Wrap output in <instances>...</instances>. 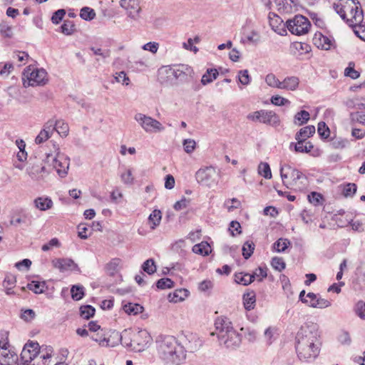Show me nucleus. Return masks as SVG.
I'll return each instance as SVG.
<instances>
[{
    "instance_id": "4468645a",
    "label": "nucleus",
    "mask_w": 365,
    "mask_h": 365,
    "mask_svg": "<svg viewBox=\"0 0 365 365\" xmlns=\"http://www.w3.org/2000/svg\"><path fill=\"white\" fill-rule=\"evenodd\" d=\"M362 19V11L359 10V6H356L352 19H347V21H350V26L354 28L356 35L361 40L365 41V24H361Z\"/></svg>"
},
{
    "instance_id": "864d4df0",
    "label": "nucleus",
    "mask_w": 365,
    "mask_h": 365,
    "mask_svg": "<svg viewBox=\"0 0 365 365\" xmlns=\"http://www.w3.org/2000/svg\"><path fill=\"white\" fill-rule=\"evenodd\" d=\"M317 133L322 138L327 139L330 135V130L324 122H319Z\"/></svg>"
},
{
    "instance_id": "f8f14e48",
    "label": "nucleus",
    "mask_w": 365,
    "mask_h": 365,
    "mask_svg": "<svg viewBox=\"0 0 365 365\" xmlns=\"http://www.w3.org/2000/svg\"><path fill=\"white\" fill-rule=\"evenodd\" d=\"M28 80V86H36L38 85L45 84L47 73L43 68L28 69L24 73Z\"/></svg>"
},
{
    "instance_id": "ddd939ff",
    "label": "nucleus",
    "mask_w": 365,
    "mask_h": 365,
    "mask_svg": "<svg viewBox=\"0 0 365 365\" xmlns=\"http://www.w3.org/2000/svg\"><path fill=\"white\" fill-rule=\"evenodd\" d=\"M120 5L126 11L128 18L133 21L139 19L141 11L140 0H120Z\"/></svg>"
},
{
    "instance_id": "e433bc0d",
    "label": "nucleus",
    "mask_w": 365,
    "mask_h": 365,
    "mask_svg": "<svg viewBox=\"0 0 365 365\" xmlns=\"http://www.w3.org/2000/svg\"><path fill=\"white\" fill-rule=\"evenodd\" d=\"M107 334V330L106 329H101L98 331L92 334L90 337L92 340L96 341L98 343V344L101 346H105V341Z\"/></svg>"
},
{
    "instance_id": "f3484780",
    "label": "nucleus",
    "mask_w": 365,
    "mask_h": 365,
    "mask_svg": "<svg viewBox=\"0 0 365 365\" xmlns=\"http://www.w3.org/2000/svg\"><path fill=\"white\" fill-rule=\"evenodd\" d=\"M307 298H308V303L307 305L312 308L325 309L330 307L331 304L330 301L322 298L319 294L309 292L307 294Z\"/></svg>"
},
{
    "instance_id": "774afa93",
    "label": "nucleus",
    "mask_w": 365,
    "mask_h": 365,
    "mask_svg": "<svg viewBox=\"0 0 365 365\" xmlns=\"http://www.w3.org/2000/svg\"><path fill=\"white\" fill-rule=\"evenodd\" d=\"M308 200L310 203L313 204L314 205L317 206L319 205L321 200H322V196L321 194L312 192L311 194L308 195Z\"/></svg>"
},
{
    "instance_id": "a18cd8bd",
    "label": "nucleus",
    "mask_w": 365,
    "mask_h": 365,
    "mask_svg": "<svg viewBox=\"0 0 365 365\" xmlns=\"http://www.w3.org/2000/svg\"><path fill=\"white\" fill-rule=\"evenodd\" d=\"M95 309L91 305H83L80 307V315L82 318L88 319L95 314Z\"/></svg>"
},
{
    "instance_id": "72a5a7b5",
    "label": "nucleus",
    "mask_w": 365,
    "mask_h": 365,
    "mask_svg": "<svg viewBox=\"0 0 365 365\" xmlns=\"http://www.w3.org/2000/svg\"><path fill=\"white\" fill-rule=\"evenodd\" d=\"M192 252L195 254L206 256L210 252V247L207 242H202L193 246Z\"/></svg>"
},
{
    "instance_id": "39448f33",
    "label": "nucleus",
    "mask_w": 365,
    "mask_h": 365,
    "mask_svg": "<svg viewBox=\"0 0 365 365\" xmlns=\"http://www.w3.org/2000/svg\"><path fill=\"white\" fill-rule=\"evenodd\" d=\"M279 171L282 182L287 187L296 185L299 180L306 179L301 171L289 165H281Z\"/></svg>"
},
{
    "instance_id": "4d7b16f0",
    "label": "nucleus",
    "mask_w": 365,
    "mask_h": 365,
    "mask_svg": "<svg viewBox=\"0 0 365 365\" xmlns=\"http://www.w3.org/2000/svg\"><path fill=\"white\" fill-rule=\"evenodd\" d=\"M174 282L169 278H162L158 280L156 286L159 289H169L173 287Z\"/></svg>"
},
{
    "instance_id": "de8ad7c7",
    "label": "nucleus",
    "mask_w": 365,
    "mask_h": 365,
    "mask_svg": "<svg viewBox=\"0 0 365 365\" xmlns=\"http://www.w3.org/2000/svg\"><path fill=\"white\" fill-rule=\"evenodd\" d=\"M71 297L73 299L78 301L84 296L83 287L73 285L71 289Z\"/></svg>"
},
{
    "instance_id": "79ce46f5",
    "label": "nucleus",
    "mask_w": 365,
    "mask_h": 365,
    "mask_svg": "<svg viewBox=\"0 0 365 365\" xmlns=\"http://www.w3.org/2000/svg\"><path fill=\"white\" fill-rule=\"evenodd\" d=\"M265 82L270 87L279 89H281L282 88V81H280L273 73H269L266 76Z\"/></svg>"
},
{
    "instance_id": "3c124183",
    "label": "nucleus",
    "mask_w": 365,
    "mask_h": 365,
    "mask_svg": "<svg viewBox=\"0 0 365 365\" xmlns=\"http://www.w3.org/2000/svg\"><path fill=\"white\" fill-rule=\"evenodd\" d=\"M255 250V244L252 242L247 241L242 247V255L247 259L251 257Z\"/></svg>"
},
{
    "instance_id": "7c9ffc66",
    "label": "nucleus",
    "mask_w": 365,
    "mask_h": 365,
    "mask_svg": "<svg viewBox=\"0 0 365 365\" xmlns=\"http://www.w3.org/2000/svg\"><path fill=\"white\" fill-rule=\"evenodd\" d=\"M189 292L185 289H176L173 294H170L168 297L170 302H178L184 300L188 295Z\"/></svg>"
},
{
    "instance_id": "ea45409f",
    "label": "nucleus",
    "mask_w": 365,
    "mask_h": 365,
    "mask_svg": "<svg viewBox=\"0 0 365 365\" xmlns=\"http://www.w3.org/2000/svg\"><path fill=\"white\" fill-rule=\"evenodd\" d=\"M306 140H297V143L294 145L296 152L299 153H309L314 148L313 145L310 142H304Z\"/></svg>"
},
{
    "instance_id": "4be33fe9",
    "label": "nucleus",
    "mask_w": 365,
    "mask_h": 365,
    "mask_svg": "<svg viewBox=\"0 0 365 365\" xmlns=\"http://www.w3.org/2000/svg\"><path fill=\"white\" fill-rule=\"evenodd\" d=\"M4 348H0V364H11L17 359L16 354L8 349V343H4Z\"/></svg>"
},
{
    "instance_id": "4c0bfd02",
    "label": "nucleus",
    "mask_w": 365,
    "mask_h": 365,
    "mask_svg": "<svg viewBox=\"0 0 365 365\" xmlns=\"http://www.w3.org/2000/svg\"><path fill=\"white\" fill-rule=\"evenodd\" d=\"M122 182L125 185H133L134 182V177L133 176L132 170L130 168H124L120 175Z\"/></svg>"
},
{
    "instance_id": "c9c22d12",
    "label": "nucleus",
    "mask_w": 365,
    "mask_h": 365,
    "mask_svg": "<svg viewBox=\"0 0 365 365\" xmlns=\"http://www.w3.org/2000/svg\"><path fill=\"white\" fill-rule=\"evenodd\" d=\"M54 130L58 132L61 136H67L68 134L69 128L67 123L62 120L53 121Z\"/></svg>"
},
{
    "instance_id": "13d9d810",
    "label": "nucleus",
    "mask_w": 365,
    "mask_h": 365,
    "mask_svg": "<svg viewBox=\"0 0 365 365\" xmlns=\"http://www.w3.org/2000/svg\"><path fill=\"white\" fill-rule=\"evenodd\" d=\"M349 141L341 138H335L331 140V145L334 149H342L346 147Z\"/></svg>"
},
{
    "instance_id": "8fccbe9b",
    "label": "nucleus",
    "mask_w": 365,
    "mask_h": 365,
    "mask_svg": "<svg viewBox=\"0 0 365 365\" xmlns=\"http://www.w3.org/2000/svg\"><path fill=\"white\" fill-rule=\"evenodd\" d=\"M338 341L341 345L349 346L351 344V338L347 331L341 330L337 337Z\"/></svg>"
},
{
    "instance_id": "603ef678",
    "label": "nucleus",
    "mask_w": 365,
    "mask_h": 365,
    "mask_svg": "<svg viewBox=\"0 0 365 365\" xmlns=\"http://www.w3.org/2000/svg\"><path fill=\"white\" fill-rule=\"evenodd\" d=\"M271 265L277 271L281 272L285 269L286 264L282 257H274L271 261Z\"/></svg>"
},
{
    "instance_id": "37998d69",
    "label": "nucleus",
    "mask_w": 365,
    "mask_h": 365,
    "mask_svg": "<svg viewBox=\"0 0 365 365\" xmlns=\"http://www.w3.org/2000/svg\"><path fill=\"white\" fill-rule=\"evenodd\" d=\"M46 283L44 282L31 281L28 284L27 287L36 294H41L43 292Z\"/></svg>"
},
{
    "instance_id": "393cba45",
    "label": "nucleus",
    "mask_w": 365,
    "mask_h": 365,
    "mask_svg": "<svg viewBox=\"0 0 365 365\" xmlns=\"http://www.w3.org/2000/svg\"><path fill=\"white\" fill-rule=\"evenodd\" d=\"M299 79L297 76H289L286 77L282 81L281 89H285L288 91H295L299 86Z\"/></svg>"
},
{
    "instance_id": "20e7f679",
    "label": "nucleus",
    "mask_w": 365,
    "mask_h": 365,
    "mask_svg": "<svg viewBox=\"0 0 365 365\" xmlns=\"http://www.w3.org/2000/svg\"><path fill=\"white\" fill-rule=\"evenodd\" d=\"M124 346L130 350L140 352L148 347L152 337L145 329L134 331L131 329H124Z\"/></svg>"
},
{
    "instance_id": "bf43d9fd",
    "label": "nucleus",
    "mask_w": 365,
    "mask_h": 365,
    "mask_svg": "<svg viewBox=\"0 0 365 365\" xmlns=\"http://www.w3.org/2000/svg\"><path fill=\"white\" fill-rule=\"evenodd\" d=\"M47 351L46 354H39L38 359L41 360V363L39 361H36V365H46L47 361L51 358L53 349L51 347L46 348Z\"/></svg>"
},
{
    "instance_id": "f257e3e1",
    "label": "nucleus",
    "mask_w": 365,
    "mask_h": 365,
    "mask_svg": "<svg viewBox=\"0 0 365 365\" xmlns=\"http://www.w3.org/2000/svg\"><path fill=\"white\" fill-rule=\"evenodd\" d=\"M296 351L299 359L309 362L315 359L320 351L319 334L316 324L302 326L296 336Z\"/></svg>"
},
{
    "instance_id": "c756f323",
    "label": "nucleus",
    "mask_w": 365,
    "mask_h": 365,
    "mask_svg": "<svg viewBox=\"0 0 365 365\" xmlns=\"http://www.w3.org/2000/svg\"><path fill=\"white\" fill-rule=\"evenodd\" d=\"M162 213L159 210H154L148 217V222L150 225V229L155 230L160 223Z\"/></svg>"
},
{
    "instance_id": "a211bd4d",
    "label": "nucleus",
    "mask_w": 365,
    "mask_h": 365,
    "mask_svg": "<svg viewBox=\"0 0 365 365\" xmlns=\"http://www.w3.org/2000/svg\"><path fill=\"white\" fill-rule=\"evenodd\" d=\"M29 213L24 208H16L12 210L10 215V225L17 226L26 223L29 219Z\"/></svg>"
},
{
    "instance_id": "338daca9",
    "label": "nucleus",
    "mask_w": 365,
    "mask_h": 365,
    "mask_svg": "<svg viewBox=\"0 0 365 365\" xmlns=\"http://www.w3.org/2000/svg\"><path fill=\"white\" fill-rule=\"evenodd\" d=\"M61 32L66 35H71L74 31V25L71 21H65L61 26Z\"/></svg>"
},
{
    "instance_id": "6e6552de",
    "label": "nucleus",
    "mask_w": 365,
    "mask_h": 365,
    "mask_svg": "<svg viewBox=\"0 0 365 365\" xmlns=\"http://www.w3.org/2000/svg\"><path fill=\"white\" fill-rule=\"evenodd\" d=\"M69 161L68 157L61 153H58L56 155L48 154L46 158V163L52 166L61 178L65 177L67 174L70 164Z\"/></svg>"
},
{
    "instance_id": "cd10ccee",
    "label": "nucleus",
    "mask_w": 365,
    "mask_h": 365,
    "mask_svg": "<svg viewBox=\"0 0 365 365\" xmlns=\"http://www.w3.org/2000/svg\"><path fill=\"white\" fill-rule=\"evenodd\" d=\"M256 296L254 292H250L243 295V304L247 311L253 309L255 307Z\"/></svg>"
},
{
    "instance_id": "0eeeda50",
    "label": "nucleus",
    "mask_w": 365,
    "mask_h": 365,
    "mask_svg": "<svg viewBox=\"0 0 365 365\" xmlns=\"http://www.w3.org/2000/svg\"><path fill=\"white\" fill-rule=\"evenodd\" d=\"M286 26L292 34L300 36L309 31L311 24L307 18L302 15H296L287 21Z\"/></svg>"
},
{
    "instance_id": "e2e57ef3",
    "label": "nucleus",
    "mask_w": 365,
    "mask_h": 365,
    "mask_svg": "<svg viewBox=\"0 0 365 365\" xmlns=\"http://www.w3.org/2000/svg\"><path fill=\"white\" fill-rule=\"evenodd\" d=\"M36 317V313L33 309H27L22 310L21 318L26 322L32 321Z\"/></svg>"
},
{
    "instance_id": "423d86ee",
    "label": "nucleus",
    "mask_w": 365,
    "mask_h": 365,
    "mask_svg": "<svg viewBox=\"0 0 365 365\" xmlns=\"http://www.w3.org/2000/svg\"><path fill=\"white\" fill-rule=\"evenodd\" d=\"M134 119L146 133H160L165 130L160 122L141 113H136Z\"/></svg>"
},
{
    "instance_id": "b1692460",
    "label": "nucleus",
    "mask_w": 365,
    "mask_h": 365,
    "mask_svg": "<svg viewBox=\"0 0 365 365\" xmlns=\"http://www.w3.org/2000/svg\"><path fill=\"white\" fill-rule=\"evenodd\" d=\"M34 207L41 210L46 211L53 206L52 200L47 196L38 197L34 200Z\"/></svg>"
},
{
    "instance_id": "c85d7f7f",
    "label": "nucleus",
    "mask_w": 365,
    "mask_h": 365,
    "mask_svg": "<svg viewBox=\"0 0 365 365\" xmlns=\"http://www.w3.org/2000/svg\"><path fill=\"white\" fill-rule=\"evenodd\" d=\"M255 279V275H252L248 273L240 272L235 274V281L237 284H240L242 285H248L252 282H253Z\"/></svg>"
},
{
    "instance_id": "dca6fc26",
    "label": "nucleus",
    "mask_w": 365,
    "mask_h": 365,
    "mask_svg": "<svg viewBox=\"0 0 365 365\" xmlns=\"http://www.w3.org/2000/svg\"><path fill=\"white\" fill-rule=\"evenodd\" d=\"M53 267L59 269L60 272L79 271L78 266L73 260L69 258H57L51 262Z\"/></svg>"
},
{
    "instance_id": "aec40b11",
    "label": "nucleus",
    "mask_w": 365,
    "mask_h": 365,
    "mask_svg": "<svg viewBox=\"0 0 365 365\" xmlns=\"http://www.w3.org/2000/svg\"><path fill=\"white\" fill-rule=\"evenodd\" d=\"M54 128L53 120H48L43 125V128L40 131L39 134L36 136L35 143L36 144H41L46 141L52 135Z\"/></svg>"
},
{
    "instance_id": "9d476101",
    "label": "nucleus",
    "mask_w": 365,
    "mask_h": 365,
    "mask_svg": "<svg viewBox=\"0 0 365 365\" xmlns=\"http://www.w3.org/2000/svg\"><path fill=\"white\" fill-rule=\"evenodd\" d=\"M216 176L217 172L212 166L200 168L195 173L197 182L209 187L216 184Z\"/></svg>"
},
{
    "instance_id": "5fc2aeb1",
    "label": "nucleus",
    "mask_w": 365,
    "mask_h": 365,
    "mask_svg": "<svg viewBox=\"0 0 365 365\" xmlns=\"http://www.w3.org/2000/svg\"><path fill=\"white\" fill-rule=\"evenodd\" d=\"M238 81L243 86H247L251 82V77L247 69L238 72Z\"/></svg>"
},
{
    "instance_id": "7ed1b4c3",
    "label": "nucleus",
    "mask_w": 365,
    "mask_h": 365,
    "mask_svg": "<svg viewBox=\"0 0 365 365\" xmlns=\"http://www.w3.org/2000/svg\"><path fill=\"white\" fill-rule=\"evenodd\" d=\"M215 333L219 344L226 348L235 349L241 343V335L237 332L231 321L227 317H218L215 322Z\"/></svg>"
},
{
    "instance_id": "2f4dec72",
    "label": "nucleus",
    "mask_w": 365,
    "mask_h": 365,
    "mask_svg": "<svg viewBox=\"0 0 365 365\" xmlns=\"http://www.w3.org/2000/svg\"><path fill=\"white\" fill-rule=\"evenodd\" d=\"M123 309L127 314L131 315H136L143 312V307L138 304L126 303L123 306Z\"/></svg>"
},
{
    "instance_id": "680f3d73",
    "label": "nucleus",
    "mask_w": 365,
    "mask_h": 365,
    "mask_svg": "<svg viewBox=\"0 0 365 365\" xmlns=\"http://www.w3.org/2000/svg\"><path fill=\"white\" fill-rule=\"evenodd\" d=\"M183 148L187 153H191L195 148L196 143L192 139H185L183 140Z\"/></svg>"
},
{
    "instance_id": "f704fd0d",
    "label": "nucleus",
    "mask_w": 365,
    "mask_h": 365,
    "mask_svg": "<svg viewBox=\"0 0 365 365\" xmlns=\"http://www.w3.org/2000/svg\"><path fill=\"white\" fill-rule=\"evenodd\" d=\"M310 118V115L308 111L301 110L295 114L294 118V123L297 125H302L306 123Z\"/></svg>"
},
{
    "instance_id": "09e8293b",
    "label": "nucleus",
    "mask_w": 365,
    "mask_h": 365,
    "mask_svg": "<svg viewBox=\"0 0 365 365\" xmlns=\"http://www.w3.org/2000/svg\"><path fill=\"white\" fill-rule=\"evenodd\" d=\"M142 269L148 274H152L156 272V265L153 259H148L142 264Z\"/></svg>"
},
{
    "instance_id": "5701e85b",
    "label": "nucleus",
    "mask_w": 365,
    "mask_h": 365,
    "mask_svg": "<svg viewBox=\"0 0 365 365\" xmlns=\"http://www.w3.org/2000/svg\"><path fill=\"white\" fill-rule=\"evenodd\" d=\"M269 25L272 29L277 34L284 36L287 34L285 29L286 24H284L282 19L277 15H274L273 17L269 16Z\"/></svg>"
},
{
    "instance_id": "412c9836",
    "label": "nucleus",
    "mask_w": 365,
    "mask_h": 365,
    "mask_svg": "<svg viewBox=\"0 0 365 365\" xmlns=\"http://www.w3.org/2000/svg\"><path fill=\"white\" fill-rule=\"evenodd\" d=\"M314 43L318 48H321L324 50H329L334 46V40L331 36H327L321 33L319 34H316L314 38Z\"/></svg>"
},
{
    "instance_id": "69168bd1",
    "label": "nucleus",
    "mask_w": 365,
    "mask_h": 365,
    "mask_svg": "<svg viewBox=\"0 0 365 365\" xmlns=\"http://www.w3.org/2000/svg\"><path fill=\"white\" fill-rule=\"evenodd\" d=\"M66 14V11L64 9H58L55 11L51 17V21L54 24H58L63 19V16Z\"/></svg>"
},
{
    "instance_id": "c03bdc74",
    "label": "nucleus",
    "mask_w": 365,
    "mask_h": 365,
    "mask_svg": "<svg viewBox=\"0 0 365 365\" xmlns=\"http://www.w3.org/2000/svg\"><path fill=\"white\" fill-rule=\"evenodd\" d=\"M258 173L266 179L272 178L270 167L267 163H260L258 165Z\"/></svg>"
},
{
    "instance_id": "473e14b6",
    "label": "nucleus",
    "mask_w": 365,
    "mask_h": 365,
    "mask_svg": "<svg viewBox=\"0 0 365 365\" xmlns=\"http://www.w3.org/2000/svg\"><path fill=\"white\" fill-rule=\"evenodd\" d=\"M218 76V71L215 68L207 69L206 73L202 76L201 83L203 85H206L212 82L217 78Z\"/></svg>"
},
{
    "instance_id": "bb28decb",
    "label": "nucleus",
    "mask_w": 365,
    "mask_h": 365,
    "mask_svg": "<svg viewBox=\"0 0 365 365\" xmlns=\"http://www.w3.org/2000/svg\"><path fill=\"white\" fill-rule=\"evenodd\" d=\"M188 70L189 68L186 66L182 65L178 68H170L168 73L173 76L175 79L182 81L187 77Z\"/></svg>"
},
{
    "instance_id": "9b49d317",
    "label": "nucleus",
    "mask_w": 365,
    "mask_h": 365,
    "mask_svg": "<svg viewBox=\"0 0 365 365\" xmlns=\"http://www.w3.org/2000/svg\"><path fill=\"white\" fill-rule=\"evenodd\" d=\"M39 344L35 341L26 344L21 353V359L25 362H35L38 360V355L41 353Z\"/></svg>"
},
{
    "instance_id": "052dcab7",
    "label": "nucleus",
    "mask_w": 365,
    "mask_h": 365,
    "mask_svg": "<svg viewBox=\"0 0 365 365\" xmlns=\"http://www.w3.org/2000/svg\"><path fill=\"white\" fill-rule=\"evenodd\" d=\"M356 185L354 183H348L343 190V194L345 197H351L356 192Z\"/></svg>"
},
{
    "instance_id": "f03ea898",
    "label": "nucleus",
    "mask_w": 365,
    "mask_h": 365,
    "mask_svg": "<svg viewBox=\"0 0 365 365\" xmlns=\"http://www.w3.org/2000/svg\"><path fill=\"white\" fill-rule=\"evenodd\" d=\"M155 343L158 355L165 364L180 365L185 361V351L174 336H158Z\"/></svg>"
},
{
    "instance_id": "49530a36",
    "label": "nucleus",
    "mask_w": 365,
    "mask_h": 365,
    "mask_svg": "<svg viewBox=\"0 0 365 365\" xmlns=\"http://www.w3.org/2000/svg\"><path fill=\"white\" fill-rule=\"evenodd\" d=\"M80 16L86 21H91L95 18L96 12L93 9L85 6L81 9Z\"/></svg>"
},
{
    "instance_id": "a19ab883",
    "label": "nucleus",
    "mask_w": 365,
    "mask_h": 365,
    "mask_svg": "<svg viewBox=\"0 0 365 365\" xmlns=\"http://www.w3.org/2000/svg\"><path fill=\"white\" fill-rule=\"evenodd\" d=\"M290 245L289 240L285 238H279L273 244V250L277 252H283L287 248L288 245Z\"/></svg>"
},
{
    "instance_id": "1a4fd4ad",
    "label": "nucleus",
    "mask_w": 365,
    "mask_h": 365,
    "mask_svg": "<svg viewBox=\"0 0 365 365\" xmlns=\"http://www.w3.org/2000/svg\"><path fill=\"white\" fill-rule=\"evenodd\" d=\"M247 119L277 126L279 124L278 115L272 110H260L253 113H250L247 116Z\"/></svg>"
},
{
    "instance_id": "6e6d98bb",
    "label": "nucleus",
    "mask_w": 365,
    "mask_h": 365,
    "mask_svg": "<svg viewBox=\"0 0 365 365\" xmlns=\"http://www.w3.org/2000/svg\"><path fill=\"white\" fill-rule=\"evenodd\" d=\"M344 74L352 79H356L360 76L359 72L354 69V62H349L348 67L345 68Z\"/></svg>"
},
{
    "instance_id": "a878e982",
    "label": "nucleus",
    "mask_w": 365,
    "mask_h": 365,
    "mask_svg": "<svg viewBox=\"0 0 365 365\" xmlns=\"http://www.w3.org/2000/svg\"><path fill=\"white\" fill-rule=\"evenodd\" d=\"M315 133V127L314 125H307L299 130L296 133L295 139L297 140H306L308 138Z\"/></svg>"
},
{
    "instance_id": "58836bf2",
    "label": "nucleus",
    "mask_w": 365,
    "mask_h": 365,
    "mask_svg": "<svg viewBox=\"0 0 365 365\" xmlns=\"http://www.w3.org/2000/svg\"><path fill=\"white\" fill-rule=\"evenodd\" d=\"M120 263V259L118 258H114L110 262H108L106 264V269L107 273L110 275L113 276L115 273L118 272L119 265Z\"/></svg>"
},
{
    "instance_id": "0e129e2a",
    "label": "nucleus",
    "mask_w": 365,
    "mask_h": 365,
    "mask_svg": "<svg viewBox=\"0 0 365 365\" xmlns=\"http://www.w3.org/2000/svg\"><path fill=\"white\" fill-rule=\"evenodd\" d=\"M252 275H255V278L258 277L259 281H262L267 276V268L266 267H259L255 269Z\"/></svg>"
},
{
    "instance_id": "6ab92c4d",
    "label": "nucleus",
    "mask_w": 365,
    "mask_h": 365,
    "mask_svg": "<svg viewBox=\"0 0 365 365\" xmlns=\"http://www.w3.org/2000/svg\"><path fill=\"white\" fill-rule=\"evenodd\" d=\"M107 334L105 341V347H114L120 342L124 346V330L121 333H119L115 330H109L107 331Z\"/></svg>"
},
{
    "instance_id": "2eb2a0df",
    "label": "nucleus",
    "mask_w": 365,
    "mask_h": 365,
    "mask_svg": "<svg viewBox=\"0 0 365 365\" xmlns=\"http://www.w3.org/2000/svg\"><path fill=\"white\" fill-rule=\"evenodd\" d=\"M185 352H195L197 351L202 345V340L195 334L190 333L184 336V340L182 341Z\"/></svg>"
}]
</instances>
